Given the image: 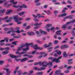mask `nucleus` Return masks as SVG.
<instances>
[{
    "instance_id": "1",
    "label": "nucleus",
    "mask_w": 75,
    "mask_h": 75,
    "mask_svg": "<svg viewBox=\"0 0 75 75\" xmlns=\"http://www.w3.org/2000/svg\"><path fill=\"white\" fill-rule=\"evenodd\" d=\"M38 64L42 66L43 67H47V65H48L50 67H51L52 66V62L48 63L47 62L45 61L42 63L41 62H39Z\"/></svg>"
},
{
    "instance_id": "2",
    "label": "nucleus",
    "mask_w": 75,
    "mask_h": 75,
    "mask_svg": "<svg viewBox=\"0 0 75 75\" xmlns=\"http://www.w3.org/2000/svg\"><path fill=\"white\" fill-rule=\"evenodd\" d=\"M33 43H26L25 45H23L21 46V47L23 48V47H24L25 46L27 47L26 48H24L22 49V50L23 51H28L29 50V47L28 46H30V45H33Z\"/></svg>"
},
{
    "instance_id": "3",
    "label": "nucleus",
    "mask_w": 75,
    "mask_h": 75,
    "mask_svg": "<svg viewBox=\"0 0 75 75\" xmlns=\"http://www.w3.org/2000/svg\"><path fill=\"white\" fill-rule=\"evenodd\" d=\"M62 58V57L61 56H59L58 58H53L52 57H49V59H53L52 61H55L56 63H59L61 62V61L59 60Z\"/></svg>"
},
{
    "instance_id": "4",
    "label": "nucleus",
    "mask_w": 75,
    "mask_h": 75,
    "mask_svg": "<svg viewBox=\"0 0 75 75\" xmlns=\"http://www.w3.org/2000/svg\"><path fill=\"white\" fill-rule=\"evenodd\" d=\"M13 7L15 8H27V6H25V4H23L22 6H20V5H18L17 6H13Z\"/></svg>"
},
{
    "instance_id": "5",
    "label": "nucleus",
    "mask_w": 75,
    "mask_h": 75,
    "mask_svg": "<svg viewBox=\"0 0 75 75\" xmlns=\"http://www.w3.org/2000/svg\"><path fill=\"white\" fill-rule=\"evenodd\" d=\"M8 38H5L4 40H2L1 41L0 43V45H3L4 44L3 43L4 42H5V41H6V42H8Z\"/></svg>"
},
{
    "instance_id": "6",
    "label": "nucleus",
    "mask_w": 75,
    "mask_h": 75,
    "mask_svg": "<svg viewBox=\"0 0 75 75\" xmlns=\"http://www.w3.org/2000/svg\"><path fill=\"white\" fill-rule=\"evenodd\" d=\"M35 70H38L39 71H42V70H45V68L41 67L40 68H39L37 67H35L34 68Z\"/></svg>"
},
{
    "instance_id": "7",
    "label": "nucleus",
    "mask_w": 75,
    "mask_h": 75,
    "mask_svg": "<svg viewBox=\"0 0 75 75\" xmlns=\"http://www.w3.org/2000/svg\"><path fill=\"white\" fill-rule=\"evenodd\" d=\"M9 56L11 58H20V57H21V56L19 57L18 56H16L15 55H13L11 54H9Z\"/></svg>"
},
{
    "instance_id": "8",
    "label": "nucleus",
    "mask_w": 75,
    "mask_h": 75,
    "mask_svg": "<svg viewBox=\"0 0 75 75\" xmlns=\"http://www.w3.org/2000/svg\"><path fill=\"white\" fill-rule=\"evenodd\" d=\"M61 32H62V31L61 30H59L58 31L56 32V35H60L61 36L62 34L61 33Z\"/></svg>"
},
{
    "instance_id": "9",
    "label": "nucleus",
    "mask_w": 75,
    "mask_h": 75,
    "mask_svg": "<svg viewBox=\"0 0 75 75\" xmlns=\"http://www.w3.org/2000/svg\"><path fill=\"white\" fill-rule=\"evenodd\" d=\"M54 53H57L59 55H60L61 54V51L60 50H55L54 51Z\"/></svg>"
},
{
    "instance_id": "10",
    "label": "nucleus",
    "mask_w": 75,
    "mask_h": 75,
    "mask_svg": "<svg viewBox=\"0 0 75 75\" xmlns=\"http://www.w3.org/2000/svg\"><path fill=\"white\" fill-rule=\"evenodd\" d=\"M75 22V20L73 21H71L66 23V25H69L72 23H74Z\"/></svg>"
},
{
    "instance_id": "11",
    "label": "nucleus",
    "mask_w": 75,
    "mask_h": 75,
    "mask_svg": "<svg viewBox=\"0 0 75 75\" xmlns=\"http://www.w3.org/2000/svg\"><path fill=\"white\" fill-rule=\"evenodd\" d=\"M18 16L17 15H16L13 17L14 19L16 22H18V20L17 19H18Z\"/></svg>"
},
{
    "instance_id": "12",
    "label": "nucleus",
    "mask_w": 75,
    "mask_h": 75,
    "mask_svg": "<svg viewBox=\"0 0 75 75\" xmlns=\"http://www.w3.org/2000/svg\"><path fill=\"white\" fill-rule=\"evenodd\" d=\"M27 53V52L26 51H24L22 52H21V53H19L18 52H16V54H18L19 55H21L22 54H26Z\"/></svg>"
},
{
    "instance_id": "13",
    "label": "nucleus",
    "mask_w": 75,
    "mask_h": 75,
    "mask_svg": "<svg viewBox=\"0 0 75 75\" xmlns=\"http://www.w3.org/2000/svg\"><path fill=\"white\" fill-rule=\"evenodd\" d=\"M4 69L6 71L7 74H10V73H11V71H9V69L5 68Z\"/></svg>"
},
{
    "instance_id": "14",
    "label": "nucleus",
    "mask_w": 75,
    "mask_h": 75,
    "mask_svg": "<svg viewBox=\"0 0 75 75\" xmlns=\"http://www.w3.org/2000/svg\"><path fill=\"white\" fill-rule=\"evenodd\" d=\"M11 20H12V17H10L9 18L8 20H7L5 21V22L8 23H9V22H10Z\"/></svg>"
},
{
    "instance_id": "15",
    "label": "nucleus",
    "mask_w": 75,
    "mask_h": 75,
    "mask_svg": "<svg viewBox=\"0 0 75 75\" xmlns=\"http://www.w3.org/2000/svg\"><path fill=\"white\" fill-rule=\"evenodd\" d=\"M42 24V23H35L34 24V26H38V25H41Z\"/></svg>"
},
{
    "instance_id": "16",
    "label": "nucleus",
    "mask_w": 75,
    "mask_h": 75,
    "mask_svg": "<svg viewBox=\"0 0 75 75\" xmlns=\"http://www.w3.org/2000/svg\"><path fill=\"white\" fill-rule=\"evenodd\" d=\"M37 16H35V14H33V17H35V18H37L38 16H40L41 15L39 13H37L36 14Z\"/></svg>"
},
{
    "instance_id": "17",
    "label": "nucleus",
    "mask_w": 75,
    "mask_h": 75,
    "mask_svg": "<svg viewBox=\"0 0 75 75\" xmlns=\"http://www.w3.org/2000/svg\"><path fill=\"white\" fill-rule=\"evenodd\" d=\"M68 47V46L66 45H62L61 47H60L61 49H63V48H67Z\"/></svg>"
},
{
    "instance_id": "18",
    "label": "nucleus",
    "mask_w": 75,
    "mask_h": 75,
    "mask_svg": "<svg viewBox=\"0 0 75 75\" xmlns=\"http://www.w3.org/2000/svg\"><path fill=\"white\" fill-rule=\"evenodd\" d=\"M14 0H11L10 1L11 3H12L13 4L15 5L17 4V2H14Z\"/></svg>"
},
{
    "instance_id": "19",
    "label": "nucleus",
    "mask_w": 75,
    "mask_h": 75,
    "mask_svg": "<svg viewBox=\"0 0 75 75\" xmlns=\"http://www.w3.org/2000/svg\"><path fill=\"white\" fill-rule=\"evenodd\" d=\"M28 58H24L21 60V62H23L26 61L27 60H28Z\"/></svg>"
},
{
    "instance_id": "20",
    "label": "nucleus",
    "mask_w": 75,
    "mask_h": 75,
    "mask_svg": "<svg viewBox=\"0 0 75 75\" xmlns=\"http://www.w3.org/2000/svg\"><path fill=\"white\" fill-rule=\"evenodd\" d=\"M61 72V70H59L56 71L55 73V75H59Z\"/></svg>"
},
{
    "instance_id": "21",
    "label": "nucleus",
    "mask_w": 75,
    "mask_h": 75,
    "mask_svg": "<svg viewBox=\"0 0 75 75\" xmlns=\"http://www.w3.org/2000/svg\"><path fill=\"white\" fill-rule=\"evenodd\" d=\"M11 30H12V31H8L7 32V34H10V33H14L15 31H14V30H13V28H11Z\"/></svg>"
},
{
    "instance_id": "22",
    "label": "nucleus",
    "mask_w": 75,
    "mask_h": 75,
    "mask_svg": "<svg viewBox=\"0 0 75 75\" xmlns=\"http://www.w3.org/2000/svg\"><path fill=\"white\" fill-rule=\"evenodd\" d=\"M44 74V72H39L36 73L37 75H43Z\"/></svg>"
},
{
    "instance_id": "23",
    "label": "nucleus",
    "mask_w": 75,
    "mask_h": 75,
    "mask_svg": "<svg viewBox=\"0 0 75 75\" xmlns=\"http://www.w3.org/2000/svg\"><path fill=\"white\" fill-rule=\"evenodd\" d=\"M33 47H34V49L35 50H37L38 49V45H35Z\"/></svg>"
},
{
    "instance_id": "24",
    "label": "nucleus",
    "mask_w": 75,
    "mask_h": 75,
    "mask_svg": "<svg viewBox=\"0 0 75 75\" xmlns=\"http://www.w3.org/2000/svg\"><path fill=\"white\" fill-rule=\"evenodd\" d=\"M52 26V25L50 24H47V25L45 27V28H49V27H51Z\"/></svg>"
},
{
    "instance_id": "25",
    "label": "nucleus",
    "mask_w": 75,
    "mask_h": 75,
    "mask_svg": "<svg viewBox=\"0 0 75 75\" xmlns=\"http://www.w3.org/2000/svg\"><path fill=\"white\" fill-rule=\"evenodd\" d=\"M63 56L64 57V58H67V57L68 55H67L66 53V52H64Z\"/></svg>"
},
{
    "instance_id": "26",
    "label": "nucleus",
    "mask_w": 75,
    "mask_h": 75,
    "mask_svg": "<svg viewBox=\"0 0 75 75\" xmlns=\"http://www.w3.org/2000/svg\"><path fill=\"white\" fill-rule=\"evenodd\" d=\"M25 14V12L24 11H22L21 12L19 13V15L20 16H23Z\"/></svg>"
},
{
    "instance_id": "27",
    "label": "nucleus",
    "mask_w": 75,
    "mask_h": 75,
    "mask_svg": "<svg viewBox=\"0 0 75 75\" xmlns=\"http://www.w3.org/2000/svg\"><path fill=\"white\" fill-rule=\"evenodd\" d=\"M19 67H16V69L14 71V74H16V72H17V70H18V69H19Z\"/></svg>"
},
{
    "instance_id": "28",
    "label": "nucleus",
    "mask_w": 75,
    "mask_h": 75,
    "mask_svg": "<svg viewBox=\"0 0 75 75\" xmlns=\"http://www.w3.org/2000/svg\"><path fill=\"white\" fill-rule=\"evenodd\" d=\"M2 8L1 9V10H0V13H4V12H5V11H6V10H5V9H3V10H2Z\"/></svg>"
},
{
    "instance_id": "29",
    "label": "nucleus",
    "mask_w": 75,
    "mask_h": 75,
    "mask_svg": "<svg viewBox=\"0 0 75 75\" xmlns=\"http://www.w3.org/2000/svg\"><path fill=\"white\" fill-rule=\"evenodd\" d=\"M13 11L11 10H8L6 12V13L7 14H8L11 13Z\"/></svg>"
},
{
    "instance_id": "30",
    "label": "nucleus",
    "mask_w": 75,
    "mask_h": 75,
    "mask_svg": "<svg viewBox=\"0 0 75 75\" xmlns=\"http://www.w3.org/2000/svg\"><path fill=\"white\" fill-rule=\"evenodd\" d=\"M50 30L53 32V33H54L55 32V28L54 27H52L50 28Z\"/></svg>"
},
{
    "instance_id": "31",
    "label": "nucleus",
    "mask_w": 75,
    "mask_h": 75,
    "mask_svg": "<svg viewBox=\"0 0 75 75\" xmlns=\"http://www.w3.org/2000/svg\"><path fill=\"white\" fill-rule=\"evenodd\" d=\"M8 51H4L3 52L2 54H3V55H5V54H8Z\"/></svg>"
},
{
    "instance_id": "32",
    "label": "nucleus",
    "mask_w": 75,
    "mask_h": 75,
    "mask_svg": "<svg viewBox=\"0 0 75 75\" xmlns=\"http://www.w3.org/2000/svg\"><path fill=\"white\" fill-rule=\"evenodd\" d=\"M23 50V48H22V47H18V50H17V51H21Z\"/></svg>"
},
{
    "instance_id": "33",
    "label": "nucleus",
    "mask_w": 75,
    "mask_h": 75,
    "mask_svg": "<svg viewBox=\"0 0 75 75\" xmlns=\"http://www.w3.org/2000/svg\"><path fill=\"white\" fill-rule=\"evenodd\" d=\"M41 3L40 2H38L36 4V6H41Z\"/></svg>"
},
{
    "instance_id": "34",
    "label": "nucleus",
    "mask_w": 75,
    "mask_h": 75,
    "mask_svg": "<svg viewBox=\"0 0 75 75\" xmlns=\"http://www.w3.org/2000/svg\"><path fill=\"white\" fill-rule=\"evenodd\" d=\"M17 41H14V42H12V44H14V45H17V44H16V43H17Z\"/></svg>"
},
{
    "instance_id": "35",
    "label": "nucleus",
    "mask_w": 75,
    "mask_h": 75,
    "mask_svg": "<svg viewBox=\"0 0 75 75\" xmlns=\"http://www.w3.org/2000/svg\"><path fill=\"white\" fill-rule=\"evenodd\" d=\"M62 28L64 29V28H67V25H64L62 27Z\"/></svg>"
},
{
    "instance_id": "36",
    "label": "nucleus",
    "mask_w": 75,
    "mask_h": 75,
    "mask_svg": "<svg viewBox=\"0 0 75 75\" xmlns=\"http://www.w3.org/2000/svg\"><path fill=\"white\" fill-rule=\"evenodd\" d=\"M67 7H68V8H69L70 9L72 8V6H71V5H67Z\"/></svg>"
},
{
    "instance_id": "37",
    "label": "nucleus",
    "mask_w": 75,
    "mask_h": 75,
    "mask_svg": "<svg viewBox=\"0 0 75 75\" xmlns=\"http://www.w3.org/2000/svg\"><path fill=\"white\" fill-rule=\"evenodd\" d=\"M17 72L18 73L19 75L21 74V71H20V70L18 71Z\"/></svg>"
},
{
    "instance_id": "38",
    "label": "nucleus",
    "mask_w": 75,
    "mask_h": 75,
    "mask_svg": "<svg viewBox=\"0 0 75 75\" xmlns=\"http://www.w3.org/2000/svg\"><path fill=\"white\" fill-rule=\"evenodd\" d=\"M40 26L35 27L34 28V29L35 30H36L37 29H38L39 28H40Z\"/></svg>"
},
{
    "instance_id": "39",
    "label": "nucleus",
    "mask_w": 75,
    "mask_h": 75,
    "mask_svg": "<svg viewBox=\"0 0 75 75\" xmlns=\"http://www.w3.org/2000/svg\"><path fill=\"white\" fill-rule=\"evenodd\" d=\"M71 29H72V26H71L68 27L67 28V30H71Z\"/></svg>"
},
{
    "instance_id": "40",
    "label": "nucleus",
    "mask_w": 75,
    "mask_h": 75,
    "mask_svg": "<svg viewBox=\"0 0 75 75\" xmlns=\"http://www.w3.org/2000/svg\"><path fill=\"white\" fill-rule=\"evenodd\" d=\"M27 34H28V35H29L30 36V35H31V32H28L27 33Z\"/></svg>"
},
{
    "instance_id": "41",
    "label": "nucleus",
    "mask_w": 75,
    "mask_h": 75,
    "mask_svg": "<svg viewBox=\"0 0 75 75\" xmlns=\"http://www.w3.org/2000/svg\"><path fill=\"white\" fill-rule=\"evenodd\" d=\"M43 31H44L41 29L39 30V32L40 33H41V34H42V33H43Z\"/></svg>"
},
{
    "instance_id": "42",
    "label": "nucleus",
    "mask_w": 75,
    "mask_h": 75,
    "mask_svg": "<svg viewBox=\"0 0 75 75\" xmlns=\"http://www.w3.org/2000/svg\"><path fill=\"white\" fill-rule=\"evenodd\" d=\"M41 17H42V18H45V17L42 16H40L38 17V18H41Z\"/></svg>"
},
{
    "instance_id": "43",
    "label": "nucleus",
    "mask_w": 75,
    "mask_h": 75,
    "mask_svg": "<svg viewBox=\"0 0 75 75\" xmlns=\"http://www.w3.org/2000/svg\"><path fill=\"white\" fill-rule=\"evenodd\" d=\"M36 42H37L38 43H39V44H41L42 43V42L40 41V40H36Z\"/></svg>"
},
{
    "instance_id": "44",
    "label": "nucleus",
    "mask_w": 75,
    "mask_h": 75,
    "mask_svg": "<svg viewBox=\"0 0 75 75\" xmlns=\"http://www.w3.org/2000/svg\"><path fill=\"white\" fill-rule=\"evenodd\" d=\"M58 42V40H56L54 42V44H57Z\"/></svg>"
},
{
    "instance_id": "45",
    "label": "nucleus",
    "mask_w": 75,
    "mask_h": 75,
    "mask_svg": "<svg viewBox=\"0 0 75 75\" xmlns=\"http://www.w3.org/2000/svg\"><path fill=\"white\" fill-rule=\"evenodd\" d=\"M72 67V66H69L68 67H67V69H71V68Z\"/></svg>"
},
{
    "instance_id": "46",
    "label": "nucleus",
    "mask_w": 75,
    "mask_h": 75,
    "mask_svg": "<svg viewBox=\"0 0 75 75\" xmlns=\"http://www.w3.org/2000/svg\"><path fill=\"white\" fill-rule=\"evenodd\" d=\"M72 15H70L69 16H68V18L69 19H72Z\"/></svg>"
},
{
    "instance_id": "47",
    "label": "nucleus",
    "mask_w": 75,
    "mask_h": 75,
    "mask_svg": "<svg viewBox=\"0 0 75 75\" xmlns=\"http://www.w3.org/2000/svg\"><path fill=\"white\" fill-rule=\"evenodd\" d=\"M62 17H64L67 16V13H64L62 14Z\"/></svg>"
},
{
    "instance_id": "48",
    "label": "nucleus",
    "mask_w": 75,
    "mask_h": 75,
    "mask_svg": "<svg viewBox=\"0 0 75 75\" xmlns=\"http://www.w3.org/2000/svg\"><path fill=\"white\" fill-rule=\"evenodd\" d=\"M47 14L48 15H50L51 14V12L50 11H47Z\"/></svg>"
},
{
    "instance_id": "49",
    "label": "nucleus",
    "mask_w": 75,
    "mask_h": 75,
    "mask_svg": "<svg viewBox=\"0 0 75 75\" xmlns=\"http://www.w3.org/2000/svg\"><path fill=\"white\" fill-rule=\"evenodd\" d=\"M43 48H42L38 47V50H43Z\"/></svg>"
},
{
    "instance_id": "50",
    "label": "nucleus",
    "mask_w": 75,
    "mask_h": 75,
    "mask_svg": "<svg viewBox=\"0 0 75 75\" xmlns=\"http://www.w3.org/2000/svg\"><path fill=\"white\" fill-rule=\"evenodd\" d=\"M8 25L7 24H4L2 25V27H6V26H8Z\"/></svg>"
},
{
    "instance_id": "51",
    "label": "nucleus",
    "mask_w": 75,
    "mask_h": 75,
    "mask_svg": "<svg viewBox=\"0 0 75 75\" xmlns=\"http://www.w3.org/2000/svg\"><path fill=\"white\" fill-rule=\"evenodd\" d=\"M35 35V33L33 32H31V35Z\"/></svg>"
},
{
    "instance_id": "52",
    "label": "nucleus",
    "mask_w": 75,
    "mask_h": 75,
    "mask_svg": "<svg viewBox=\"0 0 75 75\" xmlns=\"http://www.w3.org/2000/svg\"><path fill=\"white\" fill-rule=\"evenodd\" d=\"M44 46L45 47V48H47V47H49V46H47V44H45L44 45Z\"/></svg>"
},
{
    "instance_id": "53",
    "label": "nucleus",
    "mask_w": 75,
    "mask_h": 75,
    "mask_svg": "<svg viewBox=\"0 0 75 75\" xmlns=\"http://www.w3.org/2000/svg\"><path fill=\"white\" fill-rule=\"evenodd\" d=\"M73 61V59H69L68 60V62H71V61Z\"/></svg>"
},
{
    "instance_id": "54",
    "label": "nucleus",
    "mask_w": 75,
    "mask_h": 75,
    "mask_svg": "<svg viewBox=\"0 0 75 75\" xmlns=\"http://www.w3.org/2000/svg\"><path fill=\"white\" fill-rule=\"evenodd\" d=\"M67 3H69V4H71L72 3V2H71V1H67Z\"/></svg>"
},
{
    "instance_id": "55",
    "label": "nucleus",
    "mask_w": 75,
    "mask_h": 75,
    "mask_svg": "<svg viewBox=\"0 0 75 75\" xmlns=\"http://www.w3.org/2000/svg\"><path fill=\"white\" fill-rule=\"evenodd\" d=\"M50 21V19H46L44 21H45V22H47V21Z\"/></svg>"
},
{
    "instance_id": "56",
    "label": "nucleus",
    "mask_w": 75,
    "mask_h": 75,
    "mask_svg": "<svg viewBox=\"0 0 75 75\" xmlns=\"http://www.w3.org/2000/svg\"><path fill=\"white\" fill-rule=\"evenodd\" d=\"M14 32H16V33H20V31L19 30H18L17 31H14Z\"/></svg>"
},
{
    "instance_id": "57",
    "label": "nucleus",
    "mask_w": 75,
    "mask_h": 75,
    "mask_svg": "<svg viewBox=\"0 0 75 75\" xmlns=\"http://www.w3.org/2000/svg\"><path fill=\"white\" fill-rule=\"evenodd\" d=\"M5 50V48H2L0 47V50L3 51V50Z\"/></svg>"
},
{
    "instance_id": "58",
    "label": "nucleus",
    "mask_w": 75,
    "mask_h": 75,
    "mask_svg": "<svg viewBox=\"0 0 75 75\" xmlns=\"http://www.w3.org/2000/svg\"><path fill=\"white\" fill-rule=\"evenodd\" d=\"M36 18H34L33 19V20L34 21H38V19H36Z\"/></svg>"
},
{
    "instance_id": "59",
    "label": "nucleus",
    "mask_w": 75,
    "mask_h": 75,
    "mask_svg": "<svg viewBox=\"0 0 75 75\" xmlns=\"http://www.w3.org/2000/svg\"><path fill=\"white\" fill-rule=\"evenodd\" d=\"M44 7L45 8H46L48 7V5H45L44 6Z\"/></svg>"
},
{
    "instance_id": "60",
    "label": "nucleus",
    "mask_w": 75,
    "mask_h": 75,
    "mask_svg": "<svg viewBox=\"0 0 75 75\" xmlns=\"http://www.w3.org/2000/svg\"><path fill=\"white\" fill-rule=\"evenodd\" d=\"M74 42L73 41H70L69 42V44H72Z\"/></svg>"
},
{
    "instance_id": "61",
    "label": "nucleus",
    "mask_w": 75,
    "mask_h": 75,
    "mask_svg": "<svg viewBox=\"0 0 75 75\" xmlns=\"http://www.w3.org/2000/svg\"><path fill=\"white\" fill-rule=\"evenodd\" d=\"M8 18V16H5L4 18V19H5V20H7Z\"/></svg>"
},
{
    "instance_id": "62",
    "label": "nucleus",
    "mask_w": 75,
    "mask_h": 75,
    "mask_svg": "<svg viewBox=\"0 0 75 75\" xmlns=\"http://www.w3.org/2000/svg\"><path fill=\"white\" fill-rule=\"evenodd\" d=\"M9 30V28H6L4 29V30H5V31H7V30Z\"/></svg>"
},
{
    "instance_id": "63",
    "label": "nucleus",
    "mask_w": 75,
    "mask_h": 75,
    "mask_svg": "<svg viewBox=\"0 0 75 75\" xmlns=\"http://www.w3.org/2000/svg\"><path fill=\"white\" fill-rule=\"evenodd\" d=\"M36 51H33L32 52V54H34L35 53Z\"/></svg>"
},
{
    "instance_id": "64",
    "label": "nucleus",
    "mask_w": 75,
    "mask_h": 75,
    "mask_svg": "<svg viewBox=\"0 0 75 75\" xmlns=\"http://www.w3.org/2000/svg\"><path fill=\"white\" fill-rule=\"evenodd\" d=\"M64 73H61V72L60 73V74H59V75H64Z\"/></svg>"
}]
</instances>
